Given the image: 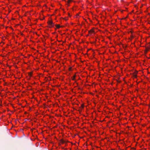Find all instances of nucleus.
Here are the masks:
<instances>
[{
	"mask_svg": "<svg viewBox=\"0 0 150 150\" xmlns=\"http://www.w3.org/2000/svg\"><path fill=\"white\" fill-rule=\"evenodd\" d=\"M60 142L62 143V144L66 142L65 141L63 140L62 139H60Z\"/></svg>",
	"mask_w": 150,
	"mask_h": 150,
	"instance_id": "4",
	"label": "nucleus"
},
{
	"mask_svg": "<svg viewBox=\"0 0 150 150\" xmlns=\"http://www.w3.org/2000/svg\"><path fill=\"white\" fill-rule=\"evenodd\" d=\"M75 75L73 76L72 77V79L73 80H74L75 79Z\"/></svg>",
	"mask_w": 150,
	"mask_h": 150,
	"instance_id": "5",
	"label": "nucleus"
},
{
	"mask_svg": "<svg viewBox=\"0 0 150 150\" xmlns=\"http://www.w3.org/2000/svg\"><path fill=\"white\" fill-rule=\"evenodd\" d=\"M76 15H77V16H79V14H77Z\"/></svg>",
	"mask_w": 150,
	"mask_h": 150,
	"instance_id": "11",
	"label": "nucleus"
},
{
	"mask_svg": "<svg viewBox=\"0 0 150 150\" xmlns=\"http://www.w3.org/2000/svg\"><path fill=\"white\" fill-rule=\"evenodd\" d=\"M71 0H69L68 1L67 3H70V2H71Z\"/></svg>",
	"mask_w": 150,
	"mask_h": 150,
	"instance_id": "6",
	"label": "nucleus"
},
{
	"mask_svg": "<svg viewBox=\"0 0 150 150\" xmlns=\"http://www.w3.org/2000/svg\"><path fill=\"white\" fill-rule=\"evenodd\" d=\"M131 36L132 39L134 37V36H133L132 35H131Z\"/></svg>",
	"mask_w": 150,
	"mask_h": 150,
	"instance_id": "7",
	"label": "nucleus"
},
{
	"mask_svg": "<svg viewBox=\"0 0 150 150\" xmlns=\"http://www.w3.org/2000/svg\"><path fill=\"white\" fill-rule=\"evenodd\" d=\"M88 32L89 34H91L92 33H94V31L93 30V29H92L90 30H89L88 31Z\"/></svg>",
	"mask_w": 150,
	"mask_h": 150,
	"instance_id": "3",
	"label": "nucleus"
},
{
	"mask_svg": "<svg viewBox=\"0 0 150 150\" xmlns=\"http://www.w3.org/2000/svg\"><path fill=\"white\" fill-rule=\"evenodd\" d=\"M49 27L50 28H54V26L57 28H63L65 26L64 25H60L59 24H56L54 25L51 21H49L48 22Z\"/></svg>",
	"mask_w": 150,
	"mask_h": 150,
	"instance_id": "1",
	"label": "nucleus"
},
{
	"mask_svg": "<svg viewBox=\"0 0 150 150\" xmlns=\"http://www.w3.org/2000/svg\"><path fill=\"white\" fill-rule=\"evenodd\" d=\"M19 26V25H17L16 26Z\"/></svg>",
	"mask_w": 150,
	"mask_h": 150,
	"instance_id": "12",
	"label": "nucleus"
},
{
	"mask_svg": "<svg viewBox=\"0 0 150 150\" xmlns=\"http://www.w3.org/2000/svg\"><path fill=\"white\" fill-rule=\"evenodd\" d=\"M137 71H135V72L134 73V74H133V77L135 78H137Z\"/></svg>",
	"mask_w": 150,
	"mask_h": 150,
	"instance_id": "2",
	"label": "nucleus"
},
{
	"mask_svg": "<svg viewBox=\"0 0 150 150\" xmlns=\"http://www.w3.org/2000/svg\"><path fill=\"white\" fill-rule=\"evenodd\" d=\"M70 69H71V68H69V69H70Z\"/></svg>",
	"mask_w": 150,
	"mask_h": 150,
	"instance_id": "13",
	"label": "nucleus"
},
{
	"mask_svg": "<svg viewBox=\"0 0 150 150\" xmlns=\"http://www.w3.org/2000/svg\"><path fill=\"white\" fill-rule=\"evenodd\" d=\"M81 107L82 108H83V105H81Z\"/></svg>",
	"mask_w": 150,
	"mask_h": 150,
	"instance_id": "8",
	"label": "nucleus"
},
{
	"mask_svg": "<svg viewBox=\"0 0 150 150\" xmlns=\"http://www.w3.org/2000/svg\"><path fill=\"white\" fill-rule=\"evenodd\" d=\"M129 32H131V33H132L133 31L132 30L130 31Z\"/></svg>",
	"mask_w": 150,
	"mask_h": 150,
	"instance_id": "9",
	"label": "nucleus"
},
{
	"mask_svg": "<svg viewBox=\"0 0 150 150\" xmlns=\"http://www.w3.org/2000/svg\"><path fill=\"white\" fill-rule=\"evenodd\" d=\"M69 16H70V14H69Z\"/></svg>",
	"mask_w": 150,
	"mask_h": 150,
	"instance_id": "10",
	"label": "nucleus"
}]
</instances>
